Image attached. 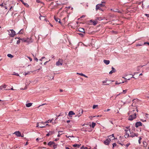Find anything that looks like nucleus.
<instances>
[{
    "label": "nucleus",
    "mask_w": 149,
    "mask_h": 149,
    "mask_svg": "<svg viewBox=\"0 0 149 149\" xmlns=\"http://www.w3.org/2000/svg\"><path fill=\"white\" fill-rule=\"evenodd\" d=\"M49 135H49V133H47V135H46V136H49Z\"/></svg>",
    "instance_id": "nucleus-62"
},
{
    "label": "nucleus",
    "mask_w": 149,
    "mask_h": 149,
    "mask_svg": "<svg viewBox=\"0 0 149 149\" xmlns=\"http://www.w3.org/2000/svg\"><path fill=\"white\" fill-rule=\"evenodd\" d=\"M36 1L38 3H39L40 2V1L39 0H36Z\"/></svg>",
    "instance_id": "nucleus-64"
},
{
    "label": "nucleus",
    "mask_w": 149,
    "mask_h": 149,
    "mask_svg": "<svg viewBox=\"0 0 149 149\" xmlns=\"http://www.w3.org/2000/svg\"><path fill=\"white\" fill-rule=\"evenodd\" d=\"M33 42V40L31 38H26V42L29 44Z\"/></svg>",
    "instance_id": "nucleus-6"
},
{
    "label": "nucleus",
    "mask_w": 149,
    "mask_h": 149,
    "mask_svg": "<svg viewBox=\"0 0 149 149\" xmlns=\"http://www.w3.org/2000/svg\"><path fill=\"white\" fill-rule=\"evenodd\" d=\"M30 72H25L24 73V75H27V74H30Z\"/></svg>",
    "instance_id": "nucleus-38"
},
{
    "label": "nucleus",
    "mask_w": 149,
    "mask_h": 149,
    "mask_svg": "<svg viewBox=\"0 0 149 149\" xmlns=\"http://www.w3.org/2000/svg\"><path fill=\"white\" fill-rule=\"evenodd\" d=\"M80 149H90L86 147L84 148L83 146H82Z\"/></svg>",
    "instance_id": "nucleus-35"
},
{
    "label": "nucleus",
    "mask_w": 149,
    "mask_h": 149,
    "mask_svg": "<svg viewBox=\"0 0 149 149\" xmlns=\"http://www.w3.org/2000/svg\"><path fill=\"white\" fill-rule=\"evenodd\" d=\"M23 30L22 29L19 32V34H23Z\"/></svg>",
    "instance_id": "nucleus-32"
},
{
    "label": "nucleus",
    "mask_w": 149,
    "mask_h": 149,
    "mask_svg": "<svg viewBox=\"0 0 149 149\" xmlns=\"http://www.w3.org/2000/svg\"><path fill=\"white\" fill-rule=\"evenodd\" d=\"M77 74H79L81 76H83L86 78H87L88 77L86 75H85L82 73H77Z\"/></svg>",
    "instance_id": "nucleus-21"
},
{
    "label": "nucleus",
    "mask_w": 149,
    "mask_h": 149,
    "mask_svg": "<svg viewBox=\"0 0 149 149\" xmlns=\"http://www.w3.org/2000/svg\"><path fill=\"white\" fill-rule=\"evenodd\" d=\"M20 40H18L17 41V44H19L20 43Z\"/></svg>",
    "instance_id": "nucleus-46"
},
{
    "label": "nucleus",
    "mask_w": 149,
    "mask_h": 149,
    "mask_svg": "<svg viewBox=\"0 0 149 149\" xmlns=\"http://www.w3.org/2000/svg\"><path fill=\"white\" fill-rule=\"evenodd\" d=\"M13 75H16L17 76H19V75L17 73H15V72H13Z\"/></svg>",
    "instance_id": "nucleus-37"
},
{
    "label": "nucleus",
    "mask_w": 149,
    "mask_h": 149,
    "mask_svg": "<svg viewBox=\"0 0 149 149\" xmlns=\"http://www.w3.org/2000/svg\"><path fill=\"white\" fill-rule=\"evenodd\" d=\"M3 88L2 85L0 87V89H2Z\"/></svg>",
    "instance_id": "nucleus-59"
},
{
    "label": "nucleus",
    "mask_w": 149,
    "mask_h": 149,
    "mask_svg": "<svg viewBox=\"0 0 149 149\" xmlns=\"http://www.w3.org/2000/svg\"><path fill=\"white\" fill-rule=\"evenodd\" d=\"M130 129L128 127H126V129H125V134L124 136L125 138H127L129 137V133H130Z\"/></svg>",
    "instance_id": "nucleus-2"
},
{
    "label": "nucleus",
    "mask_w": 149,
    "mask_h": 149,
    "mask_svg": "<svg viewBox=\"0 0 149 149\" xmlns=\"http://www.w3.org/2000/svg\"><path fill=\"white\" fill-rule=\"evenodd\" d=\"M54 144V142H52V141H50L48 143V145L49 146H51Z\"/></svg>",
    "instance_id": "nucleus-22"
},
{
    "label": "nucleus",
    "mask_w": 149,
    "mask_h": 149,
    "mask_svg": "<svg viewBox=\"0 0 149 149\" xmlns=\"http://www.w3.org/2000/svg\"><path fill=\"white\" fill-rule=\"evenodd\" d=\"M39 18L40 20H45V17L43 16H41L39 17Z\"/></svg>",
    "instance_id": "nucleus-23"
},
{
    "label": "nucleus",
    "mask_w": 149,
    "mask_h": 149,
    "mask_svg": "<svg viewBox=\"0 0 149 149\" xmlns=\"http://www.w3.org/2000/svg\"><path fill=\"white\" fill-rule=\"evenodd\" d=\"M63 63V60L62 59H59L56 62V65L57 66L61 65Z\"/></svg>",
    "instance_id": "nucleus-4"
},
{
    "label": "nucleus",
    "mask_w": 149,
    "mask_h": 149,
    "mask_svg": "<svg viewBox=\"0 0 149 149\" xmlns=\"http://www.w3.org/2000/svg\"><path fill=\"white\" fill-rule=\"evenodd\" d=\"M134 110H133L132 111L129 112V114H131L128 118V120H132L133 119L135 118H136V113H134Z\"/></svg>",
    "instance_id": "nucleus-1"
},
{
    "label": "nucleus",
    "mask_w": 149,
    "mask_h": 149,
    "mask_svg": "<svg viewBox=\"0 0 149 149\" xmlns=\"http://www.w3.org/2000/svg\"><path fill=\"white\" fill-rule=\"evenodd\" d=\"M111 69H112V70L111 71L109 72V74H112L113 73L115 72L116 71V70L115 69V68L113 67H112L111 68Z\"/></svg>",
    "instance_id": "nucleus-14"
},
{
    "label": "nucleus",
    "mask_w": 149,
    "mask_h": 149,
    "mask_svg": "<svg viewBox=\"0 0 149 149\" xmlns=\"http://www.w3.org/2000/svg\"><path fill=\"white\" fill-rule=\"evenodd\" d=\"M70 122V120H68L67 121V123H69Z\"/></svg>",
    "instance_id": "nucleus-63"
},
{
    "label": "nucleus",
    "mask_w": 149,
    "mask_h": 149,
    "mask_svg": "<svg viewBox=\"0 0 149 149\" xmlns=\"http://www.w3.org/2000/svg\"><path fill=\"white\" fill-rule=\"evenodd\" d=\"M80 145H79L77 144H74L73 145V146L74 147H77L79 148Z\"/></svg>",
    "instance_id": "nucleus-25"
},
{
    "label": "nucleus",
    "mask_w": 149,
    "mask_h": 149,
    "mask_svg": "<svg viewBox=\"0 0 149 149\" xmlns=\"http://www.w3.org/2000/svg\"><path fill=\"white\" fill-rule=\"evenodd\" d=\"M7 56L8 57H9L10 58H12L13 57V56L10 54H8Z\"/></svg>",
    "instance_id": "nucleus-24"
},
{
    "label": "nucleus",
    "mask_w": 149,
    "mask_h": 149,
    "mask_svg": "<svg viewBox=\"0 0 149 149\" xmlns=\"http://www.w3.org/2000/svg\"><path fill=\"white\" fill-rule=\"evenodd\" d=\"M79 34L80 35H81L82 36H84V35L83 34H82L81 33H79Z\"/></svg>",
    "instance_id": "nucleus-52"
},
{
    "label": "nucleus",
    "mask_w": 149,
    "mask_h": 149,
    "mask_svg": "<svg viewBox=\"0 0 149 149\" xmlns=\"http://www.w3.org/2000/svg\"><path fill=\"white\" fill-rule=\"evenodd\" d=\"M20 1H21L24 5L26 6H28V4L26 3H24L23 0H20Z\"/></svg>",
    "instance_id": "nucleus-27"
},
{
    "label": "nucleus",
    "mask_w": 149,
    "mask_h": 149,
    "mask_svg": "<svg viewBox=\"0 0 149 149\" xmlns=\"http://www.w3.org/2000/svg\"><path fill=\"white\" fill-rule=\"evenodd\" d=\"M117 145L115 143H114L113 144V148L115 146H116Z\"/></svg>",
    "instance_id": "nucleus-39"
},
{
    "label": "nucleus",
    "mask_w": 149,
    "mask_h": 149,
    "mask_svg": "<svg viewBox=\"0 0 149 149\" xmlns=\"http://www.w3.org/2000/svg\"><path fill=\"white\" fill-rule=\"evenodd\" d=\"M111 140V139H107L105 141H104V143L107 145H108L109 144V143L110 142Z\"/></svg>",
    "instance_id": "nucleus-13"
},
{
    "label": "nucleus",
    "mask_w": 149,
    "mask_h": 149,
    "mask_svg": "<svg viewBox=\"0 0 149 149\" xmlns=\"http://www.w3.org/2000/svg\"><path fill=\"white\" fill-rule=\"evenodd\" d=\"M14 134H15L16 136H21V137H23V136H21V133L19 131L15 132L14 133Z\"/></svg>",
    "instance_id": "nucleus-11"
},
{
    "label": "nucleus",
    "mask_w": 149,
    "mask_h": 149,
    "mask_svg": "<svg viewBox=\"0 0 149 149\" xmlns=\"http://www.w3.org/2000/svg\"><path fill=\"white\" fill-rule=\"evenodd\" d=\"M108 139H117V138H115L114 136V134H112L111 135L108 136Z\"/></svg>",
    "instance_id": "nucleus-12"
},
{
    "label": "nucleus",
    "mask_w": 149,
    "mask_h": 149,
    "mask_svg": "<svg viewBox=\"0 0 149 149\" xmlns=\"http://www.w3.org/2000/svg\"><path fill=\"white\" fill-rule=\"evenodd\" d=\"M107 81V80H106L105 81H102V82L104 84V83H106Z\"/></svg>",
    "instance_id": "nucleus-48"
},
{
    "label": "nucleus",
    "mask_w": 149,
    "mask_h": 149,
    "mask_svg": "<svg viewBox=\"0 0 149 149\" xmlns=\"http://www.w3.org/2000/svg\"><path fill=\"white\" fill-rule=\"evenodd\" d=\"M48 61H46V62H45L44 63V65H45L47 63V62H48Z\"/></svg>",
    "instance_id": "nucleus-61"
},
{
    "label": "nucleus",
    "mask_w": 149,
    "mask_h": 149,
    "mask_svg": "<svg viewBox=\"0 0 149 149\" xmlns=\"http://www.w3.org/2000/svg\"><path fill=\"white\" fill-rule=\"evenodd\" d=\"M142 6H147L148 7L149 6V3H148L147 5L146 4L145 0H144L143 2Z\"/></svg>",
    "instance_id": "nucleus-18"
},
{
    "label": "nucleus",
    "mask_w": 149,
    "mask_h": 149,
    "mask_svg": "<svg viewBox=\"0 0 149 149\" xmlns=\"http://www.w3.org/2000/svg\"><path fill=\"white\" fill-rule=\"evenodd\" d=\"M2 86V88H6V85H3Z\"/></svg>",
    "instance_id": "nucleus-42"
},
{
    "label": "nucleus",
    "mask_w": 149,
    "mask_h": 149,
    "mask_svg": "<svg viewBox=\"0 0 149 149\" xmlns=\"http://www.w3.org/2000/svg\"><path fill=\"white\" fill-rule=\"evenodd\" d=\"M124 82V81H123L122 82H120L119 83H118L117 81H116L115 83L116 84H119L121 83H123Z\"/></svg>",
    "instance_id": "nucleus-36"
},
{
    "label": "nucleus",
    "mask_w": 149,
    "mask_h": 149,
    "mask_svg": "<svg viewBox=\"0 0 149 149\" xmlns=\"http://www.w3.org/2000/svg\"><path fill=\"white\" fill-rule=\"evenodd\" d=\"M53 147L54 148V149H55L57 147V145L55 144L53 146Z\"/></svg>",
    "instance_id": "nucleus-43"
},
{
    "label": "nucleus",
    "mask_w": 149,
    "mask_h": 149,
    "mask_svg": "<svg viewBox=\"0 0 149 149\" xmlns=\"http://www.w3.org/2000/svg\"><path fill=\"white\" fill-rule=\"evenodd\" d=\"M39 127L41 128H43V127H45V126H42V125H41V126H39Z\"/></svg>",
    "instance_id": "nucleus-55"
},
{
    "label": "nucleus",
    "mask_w": 149,
    "mask_h": 149,
    "mask_svg": "<svg viewBox=\"0 0 149 149\" xmlns=\"http://www.w3.org/2000/svg\"><path fill=\"white\" fill-rule=\"evenodd\" d=\"M78 30L79 31L81 32L84 33L85 30H84V29H83V28H80Z\"/></svg>",
    "instance_id": "nucleus-15"
},
{
    "label": "nucleus",
    "mask_w": 149,
    "mask_h": 149,
    "mask_svg": "<svg viewBox=\"0 0 149 149\" xmlns=\"http://www.w3.org/2000/svg\"><path fill=\"white\" fill-rule=\"evenodd\" d=\"M127 91V89H126L125 90H123V92H122V93H123H123L124 94H125L126 93Z\"/></svg>",
    "instance_id": "nucleus-31"
},
{
    "label": "nucleus",
    "mask_w": 149,
    "mask_h": 149,
    "mask_svg": "<svg viewBox=\"0 0 149 149\" xmlns=\"http://www.w3.org/2000/svg\"><path fill=\"white\" fill-rule=\"evenodd\" d=\"M95 123H92V127L93 128L95 126Z\"/></svg>",
    "instance_id": "nucleus-34"
},
{
    "label": "nucleus",
    "mask_w": 149,
    "mask_h": 149,
    "mask_svg": "<svg viewBox=\"0 0 149 149\" xmlns=\"http://www.w3.org/2000/svg\"><path fill=\"white\" fill-rule=\"evenodd\" d=\"M39 123H37V126H36L37 127H39Z\"/></svg>",
    "instance_id": "nucleus-50"
},
{
    "label": "nucleus",
    "mask_w": 149,
    "mask_h": 149,
    "mask_svg": "<svg viewBox=\"0 0 149 149\" xmlns=\"http://www.w3.org/2000/svg\"><path fill=\"white\" fill-rule=\"evenodd\" d=\"M121 102L123 103V104H125L126 103L125 102H123L122 100L121 101Z\"/></svg>",
    "instance_id": "nucleus-57"
},
{
    "label": "nucleus",
    "mask_w": 149,
    "mask_h": 149,
    "mask_svg": "<svg viewBox=\"0 0 149 149\" xmlns=\"http://www.w3.org/2000/svg\"><path fill=\"white\" fill-rule=\"evenodd\" d=\"M32 103H29L26 104V105L27 107H29L32 106Z\"/></svg>",
    "instance_id": "nucleus-20"
},
{
    "label": "nucleus",
    "mask_w": 149,
    "mask_h": 149,
    "mask_svg": "<svg viewBox=\"0 0 149 149\" xmlns=\"http://www.w3.org/2000/svg\"><path fill=\"white\" fill-rule=\"evenodd\" d=\"M143 146L144 147H146V146L147 144V143L146 142H143Z\"/></svg>",
    "instance_id": "nucleus-29"
},
{
    "label": "nucleus",
    "mask_w": 149,
    "mask_h": 149,
    "mask_svg": "<svg viewBox=\"0 0 149 149\" xmlns=\"http://www.w3.org/2000/svg\"><path fill=\"white\" fill-rule=\"evenodd\" d=\"M122 93H120L119 94L117 95H117V96H118L120 94H122Z\"/></svg>",
    "instance_id": "nucleus-51"
},
{
    "label": "nucleus",
    "mask_w": 149,
    "mask_h": 149,
    "mask_svg": "<svg viewBox=\"0 0 149 149\" xmlns=\"http://www.w3.org/2000/svg\"><path fill=\"white\" fill-rule=\"evenodd\" d=\"M63 132V131H59L58 132V133L59 134H60V132L61 133V132Z\"/></svg>",
    "instance_id": "nucleus-60"
},
{
    "label": "nucleus",
    "mask_w": 149,
    "mask_h": 149,
    "mask_svg": "<svg viewBox=\"0 0 149 149\" xmlns=\"http://www.w3.org/2000/svg\"><path fill=\"white\" fill-rule=\"evenodd\" d=\"M130 145V143H127L126 144V147H127Z\"/></svg>",
    "instance_id": "nucleus-49"
},
{
    "label": "nucleus",
    "mask_w": 149,
    "mask_h": 149,
    "mask_svg": "<svg viewBox=\"0 0 149 149\" xmlns=\"http://www.w3.org/2000/svg\"><path fill=\"white\" fill-rule=\"evenodd\" d=\"M50 135H51L54 133V131H50L49 132Z\"/></svg>",
    "instance_id": "nucleus-30"
},
{
    "label": "nucleus",
    "mask_w": 149,
    "mask_h": 149,
    "mask_svg": "<svg viewBox=\"0 0 149 149\" xmlns=\"http://www.w3.org/2000/svg\"><path fill=\"white\" fill-rule=\"evenodd\" d=\"M142 45H141V44L140 45V44H137L136 46H141Z\"/></svg>",
    "instance_id": "nucleus-54"
},
{
    "label": "nucleus",
    "mask_w": 149,
    "mask_h": 149,
    "mask_svg": "<svg viewBox=\"0 0 149 149\" xmlns=\"http://www.w3.org/2000/svg\"><path fill=\"white\" fill-rule=\"evenodd\" d=\"M53 119H52V120H48L45 123H52V121Z\"/></svg>",
    "instance_id": "nucleus-33"
},
{
    "label": "nucleus",
    "mask_w": 149,
    "mask_h": 149,
    "mask_svg": "<svg viewBox=\"0 0 149 149\" xmlns=\"http://www.w3.org/2000/svg\"><path fill=\"white\" fill-rule=\"evenodd\" d=\"M27 57L29 59L30 61H32V59L31 58L28 56H27Z\"/></svg>",
    "instance_id": "nucleus-41"
},
{
    "label": "nucleus",
    "mask_w": 149,
    "mask_h": 149,
    "mask_svg": "<svg viewBox=\"0 0 149 149\" xmlns=\"http://www.w3.org/2000/svg\"><path fill=\"white\" fill-rule=\"evenodd\" d=\"M141 138L140 137L139 139V144H140V143H141V141H140L141 140Z\"/></svg>",
    "instance_id": "nucleus-44"
},
{
    "label": "nucleus",
    "mask_w": 149,
    "mask_h": 149,
    "mask_svg": "<svg viewBox=\"0 0 149 149\" xmlns=\"http://www.w3.org/2000/svg\"><path fill=\"white\" fill-rule=\"evenodd\" d=\"M144 44L145 45L146 44H148L149 45V43L147 42H144Z\"/></svg>",
    "instance_id": "nucleus-47"
},
{
    "label": "nucleus",
    "mask_w": 149,
    "mask_h": 149,
    "mask_svg": "<svg viewBox=\"0 0 149 149\" xmlns=\"http://www.w3.org/2000/svg\"><path fill=\"white\" fill-rule=\"evenodd\" d=\"M70 137H74L73 136H68V138H69Z\"/></svg>",
    "instance_id": "nucleus-58"
},
{
    "label": "nucleus",
    "mask_w": 149,
    "mask_h": 149,
    "mask_svg": "<svg viewBox=\"0 0 149 149\" xmlns=\"http://www.w3.org/2000/svg\"><path fill=\"white\" fill-rule=\"evenodd\" d=\"M103 61L104 63L106 65H108L110 63V61L109 60H104Z\"/></svg>",
    "instance_id": "nucleus-19"
},
{
    "label": "nucleus",
    "mask_w": 149,
    "mask_h": 149,
    "mask_svg": "<svg viewBox=\"0 0 149 149\" xmlns=\"http://www.w3.org/2000/svg\"><path fill=\"white\" fill-rule=\"evenodd\" d=\"M7 31L8 32V34L11 37H14L15 35V32L13 29L10 30H7Z\"/></svg>",
    "instance_id": "nucleus-3"
},
{
    "label": "nucleus",
    "mask_w": 149,
    "mask_h": 149,
    "mask_svg": "<svg viewBox=\"0 0 149 149\" xmlns=\"http://www.w3.org/2000/svg\"><path fill=\"white\" fill-rule=\"evenodd\" d=\"M138 135V134H135V133L131 134V133H130L129 137H133L135 136H137Z\"/></svg>",
    "instance_id": "nucleus-7"
},
{
    "label": "nucleus",
    "mask_w": 149,
    "mask_h": 149,
    "mask_svg": "<svg viewBox=\"0 0 149 149\" xmlns=\"http://www.w3.org/2000/svg\"><path fill=\"white\" fill-rule=\"evenodd\" d=\"M100 7L98 4H97L96 5V10H97L98 9L102 10V9L100 8Z\"/></svg>",
    "instance_id": "nucleus-17"
},
{
    "label": "nucleus",
    "mask_w": 149,
    "mask_h": 149,
    "mask_svg": "<svg viewBox=\"0 0 149 149\" xmlns=\"http://www.w3.org/2000/svg\"><path fill=\"white\" fill-rule=\"evenodd\" d=\"M20 40H21L23 42H26V38L21 39Z\"/></svg>",
    "instance_id": "nucleus-26"
},
{
    "label": "nucleus",
    "mask_w": 149,
    "mask_h": 149,
    "mask_svg": "<svg viewBox=\"0 0 149 149\" xmlns=\"http://www.w3.org/2000/svg\"><path fill=\"white\" fill-rule=\"evenodd\" d=\"M83 113V110L82 109H80L78 111V113L76 116V117H79L81 116Z\"/></svg>",
    "instance_id": "nucleus-5"
},
{
    "label": "nucleus",
    "mask_w": 149,
    "mask_h": 149,
    "mask_svg": "<svg viewBox=\"0 0 149 149\" xmlns=\"http://www.w3.org/2000/svg\"><path fill=\"white\" fill-rule=\"evenodd\" d=\"M34 59L35 60H36L37 62L38 61V59L36 57H35L34 58Z\"/></svg>",
    "instance_id": "nucleus-45"
},
{
    "label": "nucleus",
    "mask_w": 149,
    "mask_h": 149,
    "mask_svg": "<svg viewBox=\"0 0 149 149\" xmlns=\"http://www.w3.org/2000/svg\"><path fill=\"white\" fill-rule=\"evenodd\" d=\"M146 117L147 118H149V114H146Z\"/></svg>",
    "instance_id": "nucleus-40"
},
{
    "label": "nucleus",
    "mask_w": 149,
    "mask_h": 149,
    "mask_svg": "<svg viewBox=\"0 0 149 149\" xmlns=\"http://www.w3.org/2000/svg\"><path fill=\"white\" fill-rule=\"evenodd\" d=\"M75 113L72 111H70L69 112L68 116L70 117H72V115H75Z\"/></svg>",
    "instance_id": "nucleus-10"
},
{
    "label": "nucleus",
    "mask_w": 149,
    "mask_h": 149,
    "mask_svg": "<svg viewBox=\"0 0 149 149\" xmlns=\"http://www.w3.org/2000/svg\"><path fill=\"white\" fill-rule=\"evenodd\" d=\"M145 15L147 16V17H149V14H145Z\"/></svg>",
    "instance_id": "nucleus-53"
},
{
    "label": "nucleus",
    "mask_w": 149,
    "mask_h": 149,
    "mask_svg": "<svg viewBox=\"0 0 149 149\" xmlns=\"http://www.w3.org/2000/svg\"><path fill=\"white\" fill-rule=\"evenodd\" d=\"M59 139L58 138H56V139L55 140V141H58V140Z\"/></svg>",
    "instance_id": "nucleus-56"
},
{
    "label": "nucleus",
    "mask_w": 149,
    "mask_h": 149,
    "mask_svg": "<svg viewBox=\"0 0 149 149\" xmlns=\"http://www.w3.org/2000/svg\"><path fill=\"white\" fill-rule=\"evenodd\" d=\"M142 125V123L141 122H138L135 123V127H138L139 126Z\"/></svg>",
    "instance_id": "nucleus-8"
},
{
    "label": "nucleus",
    "mask_w": 149,
    "mask_h": 149,
    "mask_svg": "<svg viewBox=\"0 0 149 149\" xmlns=\"http://www.w3.org/2000/svg\"><path fill=\"white\" fill-rule=\"evenodd\" d=\"M98 107V105H93V109H95L97 107Z\"/></svg>",
    "instance_id": "nucleus-28"
},
{
    "label": "nucleus",
    "mask_w": 149,
    "mask_h": 149,
    "mask_svg": "<svg viewBox=\"0 0 149 149\" xmlns=\"http://www.w3.org/2000/svg\"><path fill=\"white\" fill-rule=\"evenodd\" d=\"M54 18L56 21V22H58L61 25H62V23L61 22L60 19L57 17H56L55 16H54Z\"/></svg>",
    "instance_id": "nucleus-9"
},
{
    "label": "nucleus",
    "mask_w": 149,
    "mask_h": 149,
    "mask_svg": "<svg viewBox=\"0 0 149 149\" xmlns=\"http://www.w3.org/2000/svg\"><path fill=\"white\" fill-rule=\"evenodd\" d=\"M90 22H91L94 25H96L97 24V22L96 21H95L93 20H90Z\"/></svg>",
    "instance_id": "nucleus-16"
}]
</instances>
